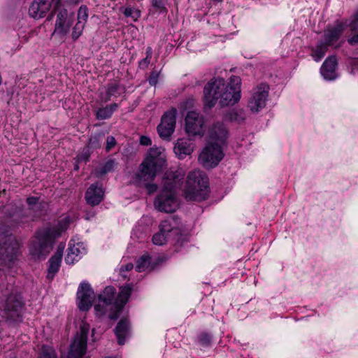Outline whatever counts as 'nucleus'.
I'll use <instances>...</instances> for the list:
<instances>
[{
  "label": "nucleus",
  "mask_w": 358,
  "mask_h": 358,
  "mask_svg": "<svg viewBox=\"0 0 358 358\" xmlns=\"http://www.w3.org/2000/svg\"><path fill=\"white\" fill-rule=\"evenodd\" d=\"M241 78L234 76L227 84L223 78L212 79L203 89L205 105L212 108L217 102L222 107L236 104L241 99Z\"/></svg>",
  "instance_id": "nucleus-1"
},
{
  "label": "nucleus",
  "mask_w": 358,
  "mask_h": 358,
  "mask_svg": "<svg viewBox=\"0 0 358 358\" xmlns=\"http://www.w3.org/2000/svg\"><path fill=\"white\" fill-rule=\"evenodd\" d=\"M132 289L131 284L122 286L115 296V288L113 286L106 287L103 292L98 296L94 305L96 315L102 317L108 313L110 320L117 319L122 309L128 301Z\"/></svg>",
  "instance_id": "nucleus-2"
},
{
  "label": "nucleus",
  "mask_w": 358,
  "mask_h": 358,
  "mask_svg": "<svg viewBox=\"0 0 358 358\" xmlns=\"http://www.w3.org/2000/svg\"><path fill=\"white\" fill-rule=\"evenodd\" d=\"M166 155L164 149L162 147L151 148L148 152L147 156L141 164L139 171L135 174L134 182L138 185L145 183V186L149 194L155 192L157 186L150 184L157 174L166 166Z\"/></svg>",
  "instance_id": "nucleus-3"
},
{
  "label": "nucleus",
  "mask_w": 358,
  "mask_h": 358,
  "mask_svg": "<svg viewBox=\"0 0 358 358\" xmlns=\"http://www.w3.org/2000/svg\"><path fill=\"white\" fill-rule=\"evenodd\" d=\"M69 222V217H65L57 227H45L38 230L29 245V252L33 258L45 259L52 250L55 239L67 229Z\"/></svg>",
  "instance_id": "nucleus-4"
},
{
  "label": "nucleus",
  "mask_w": 358,
  "mask_h": 358,
  "mask_svg": "<svg viewBox=\"0 0 358 358\" xmlns=\"http://www.w3.org/2000/svg\"><path fill=\"white\" fill-rule=\"evenodd\" d=\"M182 178L183 173H180L178 171L169 172L165 174L163 178L162 189L154 201L156 209L167 213H173L178 209L179 202L176 197V189L180 187Z\"/></svg>",
  "instance_id": "nucleus-5"
},
{
  "label": "nucleus",
  "mask_w": 358,
  "mask_h": 358,
  "mask_svg": "<svg viewBox=\"0 0 358 358\" xmlns=\"http://www.w3.org/2000/svg\"><path fill=\"white\" fill-rule=\"evenodd\" d=\"M208 184V178L203 171L194 170L189 172L184 192L186 199L189 201L205 199Z\"/></svg>",
  "instance_id": "nucleus-6"
},
{
  "label": "nucleus",
  "mask_w": 358,
  "mask_h": 358,
  "mask_svg": "<svg viewBox=\"0 0 358 358\" xmlns=\"http://www.w3.org/2000/svg\"><path fill=\"white\" fill-rule=\"evenodd\" d=\"M19 248L20 243L10 230L0 227V264L11 267Z\"/></svg>",
  "instance_id": "nucleus-7"
},
{
  "label": "nucleus",
  "mask_w": 358,
  "mask_h": 358,
  "mask_svg": "<svg viewBox=\"0 0 358 358\" xmlns=\"http://www.w3.org/2000/svg\"><path fill=\"white\" fill-rule=\"evenodd\" d=\"M23 306L24 302L20 294H10L3 304V317L11 322L21 321Z\"/></svg>",
  "instance_id": "nucleus-8"
},
{
  "label": "nucleus",
  "mask_w": 358,
  "mask_h": 358,
  "mask_svg": "<svg viewBox=\"0 0 358 358\" xmlns=\"http://www.w3.org/2000/svg\"><path fill=\"white\" fill-rule=\"evenodd\" d=\"M222 146L209 143L199 157L200 163L206 168L216 166L224 157Z\"/></svg>",
  "instance_id": "nucleus-9"
},
{
  "label": "nucleus",
  "mask_w": 358,
  "mask_h": 358,
  "mask_svg": "<svg viewBox=\"0 0 358 358\" xmlns=\"http://www.w3.org/2000/svg\"><path fill=\"white\" fill-rule=\"evenodd\" d=\"M269 86L261 83L253 89L248 106L253 113H258L266 106L268 96Z\"/></svg>",
  "instance_id": "nucleus-10"
},
{
  "label": "nucleus",
  "mask_w": 358,
  "mask_h": 358,
  "mask_svg": "<svg viewBox=\"0 0 358 358\" xmlns=\"http://www.w3.org/2000/svg\"><path fill=\"white\" fill-rule=\"evenodd\" d=\"M176 115L177 110L172 108L162 115L161 122L157 126V132L161 138L166 141L170 140L175 131Z\"/></svg>",
  "instance_id": "nucleus-11"
},
{
  "label": "nucleus",
  "mask_w": 358,
  "mask_h": 358,
  "mask_svg": "<svg viewBox=\"0 0 358 358\" xmlns=\"http://www.w3.org/2000/svg\"><path fill=\"white\" fill-rule=\"evenodd\" d=\"M59 0H34L29 8V15L35 20L43 18L52 8H55Z\"/></svg>",
  "instance_id": "nucleus-12"
},
{
  "label": "nucleus",
  "mask_w": 358,
  "mask_h": 358,
  "mask_svg": "<svg viewBox=\"0 0 358 358\" xmlns=\"http://www.w3.org/2000/svg\"><path fill=\"white\" fill-rule=\"evenodd\" d=\"M77 298L78 306L81 310L86 311L91 308L94 299V293L89 283L83 282L80 284Z\"/></svg>",
  "instance_id": "nucleus-13"
},
{
  "label": "nucleus",
  "mask_w": 358,
  "mask_h": 358,
  "mask_svg": "<svg viewBox=\"0 0 358 358\" xmlns=\"http://www.w3.org/2000/svg\"><path fill=\"white\" fill-rule=\"evenodd\" d=\"M203 117L196 111H189L185 117V129L189 136L203 134Z\"/></svg>",
  "instance_id": "nucleus-14"
},
{
  "label": "nucleus",
  "mask_w": 358,
  "mask_h": 358,
  "mask_svg": "<svg viewBox=\"0 0 358 358\" xmlns=\"http://www.w3.org/2000/svg\"><path fill=\"white\" fill-rule=\"evenodd\" d=\"M210 143L221 146L226 144L229 136L227 128L222 122H216L212 125L208 131Z\"/></svg>",
  "instance_id": "nucleus-15"
},
{
  "label": "nucleus",
  "mask_w": 358,
  "mask_h": 358,
  "mask_svg": "<svg viewBox=\"0 0 358 358\" xmlns=\"http://www.w3.org/2000/svg\"><path fill=\"white\" fill-rule=\"evenodd\" d=\"M348 27V20L336 21L335 27L328 29L324 32V42L327 46L333 45L340 38L341 35Z\"/></svg>",
  "instance_id": "nucleus-16"
},
{
  "label": "nucleus",
  "mask_w": 358,
  "mask_h": 358,
  "mask_svg": "<svg viewBox=\"0 0 358 358\" xmlns=\"http://www.w3.org/2000/svg\"><path fill=\"white\" fill-rule=\"evenodd\" d=\"M104 196V191L102 185L96 182L92 184L86 191L85 200L87 203L92 206L99 204Z\"/></svg>",
  "instance_id": "nucleus-17"
},
{
  "label": "nucleus",
  "mask_w": 358,
  "mask_h": 358,
  "mask_svg": "<svg viewBox=\"0 0 358 358\" xmlns=\"http://www.w3.org/2000/svg\"><path fill=\"white\" fill-rule=\"evenodd\" d=\"M64 248V245L59 244L55 254L49 259V267L47 274V278L49 280H52L59 269Z\"/></svg>",
  "instance_id": "nucleus-18"
},
{
  "label": "nucleus",
  "mask_w": 358,
  "mask_h": 358,
  "mask_svg": "<svg viewBox=\"0 0 358 358\" xmlns=\"http://www.w3.org/2000/svg\"><path fill=\"white\" fill-rule=\"evenodd\" d=\"M67 15L66 9H62L57 13L53 34L65 35L69 33L71 22L66 21Z\"/></svg>",
  "instance_id": "nucleus-19"
},
{
  "label": "nucleus",
  "mask_w": 358,
  "mask_h": 358,
  "mask_svg": "<svg viewBox=\"0 0 358 358\" xmlns=\"http://www.w3.org/2000/svg\"><path fill=\"white\" fill-rule=\"evenodd\" d=\"M337 60L334 56L327 57L322 64L320 73L325 80H334L336 78V69Z\"/></svg>",
  "instance_id": "nucleus-20"
},
{
  "label": "nucleus",
  "mask_w": 358,
  "mask_h": 358,
  "mask_svg": "<svg viewBox=\"0 0 358 358\" xmlns=\"http://www.w3.org/2000/svg\"><path fill=\"white\" fill-rule=\"evenodd\" d=\"M85 253V249L80 243L72 245L69 243L65 262L68 264H73L75 262H77Z\"/></svg>",
  "instance_id": "nucleus-21"
},
{
  "label": "nucleus",
  "mask_w": 358,
  "mask_h": 358,
  "mask_svg": "<svg viewBox=\"0 0 358 358\" xmlns=\"http://www.w3.org/2000/svg\"><path fill=\"white\" fill-rule=\"evenodd\" d=\"M122 86L117 82L110 83L106 87V92H101L99 98L102 102L106 103L109 101L111 97H118L123 91Z\"/></svg>",
  "instance_id": "nucleus-22"
},
{
  "label": "nucleus",
  "mask_w": 358,
  "mask_h": 358,
  "mask_svg": "<svg viewBox=\"0 0 358 358\" xmlns=\"http://www.w3.org/2000/svg\"><path fill=\"white\" fill-rule=\"evenodd\" d=\"M193 152V146L187 139H178L174 146V152L180 159L190 155Z\"/></svg>",
  "instance_id": "nucleus-23"
},
{
  "label": "nucleus",
  "mask_w": 358,
  "mask_h": 358,
  "mask_svg": "<svg viewBox=\"0 0 358 358\" xmlns=\"http://www.w3.org/2000/svg\"><path fill=\"white\" fill-rule=\"evenodd\" d=\"M129 329V322L127 319H122L117 323L115 334L117 338L119 345H123L125 342V338L128 334Z\"/></svg>",
  "instance_id": "nucleus-24"
},
{
  "label": "nucleus",
  "mask_w": 358,
  "mask_h": 358,
  "mask_svg": "<svg viewBox=\"0 0 358 358\" xmlns=\"http://www.w3.org/2000/svg\"><path fill=\"white\" fill-rule=\"evenodd\" d=\"M117 108L118 104L115 103L100 108L96 113V117L101 120L109 119Z\"/></svg>",
  "instance_id": "nucleus-25"
},
{
  "label": "nucleus",
  "mask_w": 358,
  "mask_h": 358,
  "mask_svg": "<svg viewBox=\"0 0 358 358\" xmlns=\"http://www.w3.org/2000/svg\"><path fill=\"white\" fill-rule=\"evenodd\" d=\"M177 221L178 219L175 217H170L163 220L159 225V230L167 236L169 232L177 227Z\"/></svg>",
  "instance_id": "nucleus-26"
},
{
  "label": "nucleus",
  "mask_w": 358,
  "mask_h": 358,
  "mask_svg": "<svg viewBox=\"0 0 358 358\" xmlns=\"http://www.w3.org/2000/svg\"><path fill=\"white\" fill-rule=\"evenodd\" d=\"M327 47L328 46L323 42L317 44L311 54L313 59L315 62H319L324 57L327 51Z\"/></svg>",
  "instance_id": "nucleus-27"
},
{
  "label": "nucleus",
  "mask_w": 358,
  "mask_h": 358,
  "mask_svg": "<svg viewBox=\"0 0 358 358\" xmlns=\"http://www.w3.org/2000/svg\"><path fill=\"white\" fill-rule=\"evenodd\" d=\"M115 167V161L113 159L108 160L101 167L97 169L95 171V175L97 177H101L102 176L111 172Z\"/></svg>",
  "instance_id": "nucleus-28"
},
{
  "label": "nucleus",
  "mask_w": 358,
  "mask_h": 358,
  "mask_svg": "<svg viewBox=\"0 0 358 358\" xmlns=\"http://www.w3.org/2000/svg\"><path fill=\"white\" fill-rule=\"evenodd\" d=\"M150 264V258L149 256H142L136 263V268L138 272L145 271Z\"/></svg>",
  "instance_id": "nucleus-29"
},
{
  "label": "nucleus",
  "mask_w": 358,
  "mask_h": 358,
  "mask_svg": "<svg viewBox=\"0 0 358 358\" xmlns=\"http://www.w3.org/2000/svg\"><path fill=\"white\" fill-rule=\"evenodd\" d=\"M39 358H57L55 350L49 345H43Z\"/></svg>",
  "instance_id": "nucleus-30"
},
{
  "label": "nucleus",
  "mask_w": 358,
  "mask_h": 358,
  "mask_svg": "<svg viewBox=\"0 0 358 358\" xmlns=\"http://www.w3.org/2000/svg\"><path fill=\"white\" fill-rule=\"evenodd\" d=\"M168 0H151L152 7L157 12L160 13L167 12L166 5Z\"/></svg>",
  "instance_id": "nucleus-31"
},
{
  "label": "nucleus",
  "mask_w": 358,
  "mask_h": 358,
  "mask_svg": "<svg viewBox=\"0 0 358 358\" xmlns=\"http://www.w3.org/2000/svg\"><path fill=\"white\" fill-rule=\"evenodd\" d=\"M124 15L127 17H131L134 22L137 21L141 17V12L138 9L132 7L124 8Z\"/></svg>",
  "instance_id": "nucleus-32"
},
{
  "label": "nucleus",
  "mask_w": 358,
  "mask_h": 358,
  "mask_svg": "<svg viewBox=\"0 0 358 358\" xmlns=\"http://www.w3.org/2000/svg\"><path fill=\"white\" fill-rule=\"evenodd\" d=\"M85 24L80 22H77L73 28L71 37L73 41H76L83 34Z\"/></svg>",
  "instance_id": "nucleus-33"
},
{
  "label": "nucleus",
  "mask_w": 358,
  "mask_h": 358,
  "mask_svg": "<svg viewBox=\"0 0 358 358\" xmlns=\"http://www.w3.org/2000/svg\"><path fill=\"white\" fill-rule=\"evenodd\" d=\"M88 19V8L86 6H81L78 11L77 22L87 23Z\"/></svg>",
  "instance_id": "nucleus-34"
},
{
  "label": "nucleus",
  "mask_w": 358,
  "mask_h": 358,
  "mask_svg": "<svg viewBox=\"0 0 358 358\" xmlns=\"http://www.w3.org/2000/svg\"><path fill=\"white\" fill-rule=\"evenodd\" d=\"M226 119L231 122L241 123L244 121L245 117L241 113H239L236 111L231 110L226 115Z\"/></svg>",
  "instance_id": "nucleus-35"
},
{
  "label": "nucleus",
  "mask_w": 358,
  "mask_h": 358,
  "mask_svg": "<svg viewBox=\"0 0 358 358\" xmlns=\"http://www.w3.org/2000/svg\"><path fill=\"white\" fill-rule=\"evenodd\" d=\"M167 236L159 230L152 237V242L155 245H162L166 242Z\"/></svg>",
  "instance_id": "nucleus-36"
},
{
  "label": "nucleus",
  "mask_w": 358,
  "mask_h": 358,
  "mask_svg": "<svg viewBox=\"0 0 358 358\" xmlns=\"http://www.w3.org/2000/svg\"><path fill=\"white\" fill-rule=\"evenodd\" d=\"M212 340V336L206 333H202L199 336V343L203 346H208Z\"/></svg>",
  "instance_id": "nucleus-37"
},
{
  "label": "nucleus",
  "mask_w": 358,
  "mask_h": 358,
  "mask_svg": "<svg viewBox=\"0 0 358 358\" xmlns=\"http://www.w3.org/2000/svg\"><path fill=\"white\" fill-rule=\"evenodd\" d=\"M348 27H350L352 31H354L358 28V9L355 11L352 17L351 21L348 23Z\"/></svg>",
  "instance_id": "nucleus-38"
},
{
  "label": "nucleus",
  "mask_w": 358,
  "mask_h": 358,
  "mask_svg": "<svg viewBox=\"0 0 358 358\" xmlns=\"http://www.w3.org/2000/svg\"><path fill=\"white\" fill-rule=\"evenodd\" d=\"M158 78H159V73H157L155 71H152L148 78L149 84L152 86H155L158 82Z\"/></svg>",
  "instance_id": "nucleus-39"
},
{
  "label": "nucleus",
  "mask_w": 358,
  "mask_h": 358,
  "mask_svg": "<svg viewBox=\"0 0 358 358\" xmlns=\"http://www.w3.org/2000/svg\"><path fill=\"white\" fill-rule=\"evenodd\" d=\"M116 144V141L113 136H108L106 139V150L108 151Z\"/></svg>",
  "instance_id": "nucleus-40"
},
{
  "label": "nucleus",
  "mask_w": 358,
  "mask_h": 358,
  "mask_svg": "<svg viewBox=\"0 0 358 358\" xmlns=\"http://www.w3.org/2000/svg\"><path fill=\"white\" fill-rule=\"evenodd\" d=\"M150 59H151L148 58L146 57L144 59H141L139 62V67L142 69H146L150 62Z\"/></svg>",
  "instance_id": "nucleus-41"
},
{
  "label": "nucleus",
  "mask_w": 358,
  "mask_h": 358,
  "mask_svg": "<svg viewBox=\"0 0 358 358\" xmlns=\"http://www.w3.org/2000/svg\"><path fill=\"white\" fill-rule=\"evenodd\" d=\"M151 139L145 136H142L140 138V143L143 145H151Z\"/></svg>",
  "instance_id": "nucleus-42"
},
{
  "label": "nucleus",
  "mask_w": 358,
  "mask_h": 358,
  "mask_svg": "<svg viewBox=\"0 0 358 358\" xmlns=\"http://www.w3.org/2000/svg\"><path fill=\"white\" fill-rule=\"evenodd\" d=\"M38 201V198L36 196H30L27 199V203L29 207L36 205Z\"/></svg>",
  "instance_id": "nucleus-43"
},
{
  "label": "nucleus",
  "mask_w": 358,
  "mask_h": 358,
  "mask_svg": "<svg viewBox=\"0 0 358 358\" xmlns=\"http://www.w3.org/2000/svg\"><path fill=\"white\" fill-rule=\"evenodd\" d=\"M80 159L81 160H84V161H87L88 159H89V154H88V149H86V150L85 151V150H83V152L82 153V155H80V156L79 157Z\"/></svg>",
  "instance_id": "nucleus-44"
},
{
  "label": "nucleus",
  "mask_w": 358,
  "mask_h": 358,
  "mask_svg": "<svg viewBox=\"0 0 358 358\" xmlns=\"http://www.w3.org/2000/svg\"><path fill=\"white\" fill-rule=\"evenodd\" d=\"M134 267V265L131 264V263H129L127 264H126L125 266H122V268H121V271H131Z\"/></svg>",
  "instance_id": "nucleus-45"
},
{
  "label": "nucleus",
  "mask_w": 358,
  "mask_h": 358,
  "mask_svg": "<svg viewBox=\"0 0 358 358\" xmlns=\"http://www.w3.org/2000/svg\"><path fill=\"white\" fill-rule=\"evenodd\" d=\"M146 57L151 59L152 55V49L151 47L148 46L146 48Z\"/></svg>",
  "instance_id": "nucleus-46"
},
{
  "label": "nucleus",
  "mask_w": 358,
  "mask_h": 358,
  "mask_svg": "<svg viewBox=\"0 0 358 358\" xmlns=\"http://www.w3.org/2000/svg\"><path fill=\"white\" fill-rule=\"evenodd\" d=\"M52 17H53V14L52 13H51L47 17V20H51L52 19Z\"/></svg>",
  "instance_id": "nucleus-47"
},
{
  "label": "nucleus",
  "mask_w": 358,
  "mask_h": 358,
  "mask_svg": "<svg viewBox=\"0 0 358 358\" xmlns=\"http://www.w3.org/2000/svg\"><path fill=\"white\" fill-rule=\"evenodd\" d=\"M106 358H113V357H106Z\"/></svg>",
  "instance_id": "nucleus-48"
}]
</instances>
